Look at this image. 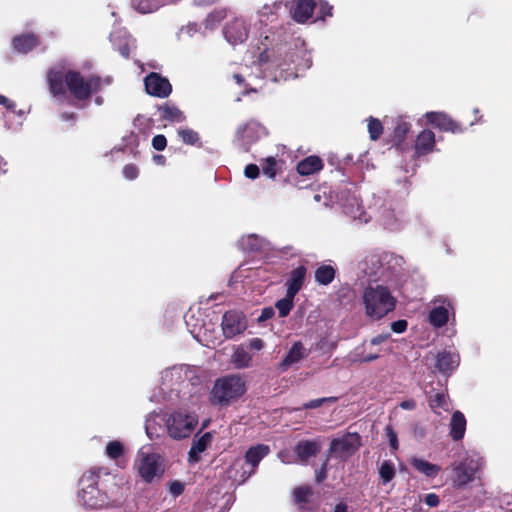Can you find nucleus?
<instances>
[{"label": "nucleus", "instance_id": "nucleus-1", "mask_svg": "<svg viewBox=\"0 0 512 512\" xmlns=\"http://www.w3.org/2000/svg\"><path fill=\"white\" fill-rule=\"evenodd\" d=\"M294 53L289 52L285 47H277L272 49H265L259 54L258 62L260 65H265V69L274 74L275 80H287L291 77H296L299 68H309L311 65L309 56L304 53L303 63L297 62L295 70L292 64L295 63Z\"/></svg>", "mask_w": 512, "mask_h": 512}, {"label": "nucleus", "instance_id": "nucleus-2", "mask_svg": "<svg viewBox=\"0 0 512 512\" xmlns=\"http://www.w3.org/2000/svg\"><path fill=\"white\" fill-rule=\"evenodd\" d=\"M64 79L70 92L80 100L88 98L92 92L97 91L101 86L98 77L84 79L77 72H68L64 75L62 69H51L48 73V83L54 96L64 94Z\"/></svg>", "mask_w": 512, "mask_h": 512}, {"label": "nucleus", "instance_id": "nucleus-3", "mask_svg": "<svg viewBox=\"0 0 512 512\" xmlns=\"http://www.w3.org/2000/svg\"><path fill=\"white\" fill-rule=\"evenodd\" d=\"M362 300L365 306L366 315L380 319L394 310L396 299L390 290L382 285L368 286L365 288Z\"/></svg>", "mask_w": 512, "mask_h": 512}, {"label": "nucleus", "instance_id": "nucleus-4", "mask_svg": "<svg viewBox=\"0 0 512 512\" xmlns=\"http://www.w3.org/2000/svg\"><path fill=\"white\" fill-rule=\"evenodd\" d=\"M246 391L245 381L240 375H228L216 380L210 400L213 404L228 406Z\"/></svg>", "mask_w": 512, "mask_h": 512}, {"label": "nucleus", "instance_id": "nucleus-5", "mask_svg": "<svg viewBox=\"0 0 512 512\" xmlns=\"http://www.w3.org/2000/svg\"><path fill=\"white\" fill-rule=\"evenodd\" d=\"M99 475L95 472L85 473L79 480V502L88 508H99L107 504V496L97 488Z\"/></svg>", "mask_w": 512, "mask_h": 512}, {"label": "nucleus", "instance_id": "nucleus-6", "mask_svg": "<svg viewBox=\"0 0 512 512\" xmlns=\"http://www.w3.org/2000/svg\"><path fill=\"white\" fill-rule=\"evenodd\" d=\"M198 423L197 417L191 413L174 412L166 418V431L176 440L189 437Z\"/></svg>", "mask_w": 512, "mask_h": 512}, {"label": "nucleus", "instance_id": "nucleus-7", "mask_svg": "<svg viewBox=\"0 0 512 512\" xmlns=\"http://www.w3.org/2000/svg\"><path fill=\"white\" fill-rule=\"evenodd\" d=\"M139 476L147 483L160 478L164 473L163 458L157 453L140 450L135 463Z\"/></svg>", "mask_w": 512, "mask_h": 512}, {"label": "nucleus", "instance_id": "nucleus-8", "mask_svg": "<svg viewBox=\"0 0 512 512\" xmlns=\"http://www.w3.org/2000/svg\"><path fill=\"white\" fill-rule=\"evenodd\" d=\"M479 463L474 459H465L459 463H453L451 469L453 472L452 482L454 486L460 488L472 482L479 470Z\"/></svg>", "mask_w": 512, "mask_h": 512}, {"label": "nucleus", "instance_id": "nucleus-9", "mask_svg": "<svg viewBox=\"0 0 512 512\" xmlns=\"http://www.w3.org/2000/svg\"><path fill=\"white\" fill-rule=\"evenodd\" d=\"M361 438L357 433H347L331 441L329 454L340 458H347L352 455L360 446Z\"/></svg>", "mask_w": 512, "mask_h": 512}, {"label": "nucleus", "instance_id": "nucleus-10", "mask_svg": "<svg viewBox=\"0 0 512 512\" xmlns=\"http://www.w3.org/2000/svg\"><path fill=\"white\" fill-rule=\"evenodd\" d=\"M249 29V24L245 18L236 17L226 23L223 34L227 42L235 46L247 40Z\"/></svg>", "mask_w": 512, "mask_h": 512}, {"label": "nucleus", "instance_id": "nucleus-11", "mask_svg": "<svg viewBox=\"0 0 512 512\" xmlns=\"http://www.w3.org/2000/svg\"><path fill=\"white\" fill-rule=\"evenodd\" d=\"M221 327L225 338L231 339L246 330L247 321L242 313L228 311L222 317Z\"/></svg>", "mask_w": 512, "mask_h": 512}, {"label": "nucleus", "instance_id": "nucleus-12", "mask_svg": "<svg viewBox=\"0 0 512 512\" xmlns=\"http://www.w3.org/2000/svg\"><path fill=\"white\" fill-rule=\"evenodd\" d=\"M358 271L367 280H377L384 276L385 270L379 255L371 254L362 259L358 264Z\"/></svg>", "mask_w": 512, "mask_h": 512}, {"label": "nucleus", "instance_id": "nucleus-13", "mask_svg": "<svg viewBox=\"0 0 512 512\" xmlns=\"http://www.w3.org/2000/svg\"><path fill=\"white\" fill-rule=\"evenodd\" d=\"M144 84L148 94L159 98L169 96L172 91L170 82L154 72L146 76Z\"/></svg>", "mask_w": 512, "mask_h": 512}, {"label": "nucleus", "instance_id": "nucleus-14", "mask_svg": "<svg viewBox=\"0 0 512 512\" xmlns=\"http://www.w3.org/2000/svg\"><path fill=\"white\" fill-rule=\"evenodd\" d=\"M192 369L187 365H174L161 373V383L166 388H171L185 380L190 379Z\"/></svg>", "mask_w": 512, "mask_h": 512}, {"label": "nucleus", "instance_id": "nucleus-15", "mask_svg": "<svg viewBox=\"0 0 512 512\" xmlns=\"http://www.w3.org/2000/svg\"><path fill=\"white\" fill-rule=\"evenodd\" d=\"M435 305L429 313V322L435 328H440L446 325L449 320V311L452 309L451 303L448 299L438 297L433 301Z\"/></svg>", "mask_w": 512, "mask_h": 512}, {"label": "nucleus", "instance_id": "nucleus-16", "mask_svg": "<svg viewBox=\"0 0 512 512\" xmlns=\"http://www.w3.org/2000/svg\"><path fill=\"white\" fill-rule=\"evenodd\" d=\"M252 474H254L253 468L246 465L245 460L242 458L235 459L227 470L228 478L236 484L244 483Z\"/></svg>", "mask_w": 512, "mask_h": 512}, {"label": "nucleus", "instance_id": "nucleus-17", "mask_svg": "<svg viewBox=\"0 0 512 512\" xmlns=\"http://www.w3.org/2000/svg\"><path fill=\"white\" fill-rule=\"evenodd\" d=\"M110 39L120 54L125 58H128L130 51L135 48V40L124 30L112 32Z\"/></svg>", "mask_w": 512, "mask_h": 512}, {"label": "nucleus", "instance_id": "nucleus-18", "mask_svg": "<svg viewBox=\"0 0 512 512\" xmlns=\"http://www.w3.org/2000/svg\"><path fill=\"white\" fill-rule=\"evenodd\" d=\"M166 418L162 415L152 413L145 422V430L149 439H158L166 429Z\"/></svg>", "mask_w": 512, "mask_h": 512}, {"label": "nucleus", "instance_id": "nucleus-19", "mask_svg": "<svg viewBox=\"0 0 512 512\" xmlns=\"http://www.w3.org/2000/svg\"><path fill=\"white\" fill-rule=\"evenodd\" d=\"M321 450V445L316 440H303L295 446L297 460L306 463L310 457L316 456Z\"/></svg>", "mask_w": 512, "mask_h": 512}, {"label": "nucleus", "instance_id": "nucleus-20", "mask_svg": "<svg viewBox=\"0 0 512 512\" xmlns=\"http://www.w3.org/2000/svg\"><path fill=\"white\" fill-rule=\"evenodd\" d=\"M314 8L313 0H296L291 8V14L296 22L305 23L312 16Z\"/></svg>", "mask_w": 512, "mask_h": 512}, {"label": "nucleus", "instance_id": "nucleus-21", "mask_svg": "<svg viewBox=\"0 0 512 512\" xmlns=\"http://www.w3.org/2000/svg\"><path fill=\"white\" fill-rule=\"evenodd\" d=\"M343 212L354 220H359L360 222L365 223L368 222L366 212L364 211L360 200L354 195L349 196L343 203Z\"/></svg>", "mask_w": 512, "mask_h": 512}, {"label": "nucleus", "instance_id": "nucleus-22", "mask_svg": "<svg viewBox=\"0 0 512 512\" xmlns=\"http://www.w3.org/2000/svg\"><path fill=\"white\" fill-rule=\"evenodd\" d=\"M425 117L429 123L441 130L451 131L453 133L460 131L458 125L444 113L428 112L425 114Z\"/></svg>", "mask_w": 512, "mask_h": 512}, {"label": "nucleus", "instance_id": "nucleus-23", "mask_svg": "<svg viewBox=\"0 0 512 512\" xmlns=\"http://www.w3.org/2000/svg\"><path fill=\"white\" fill-rule=\"evenodd\" d=\"M264 134L265 128L255 121H250L238 130V135L242 138L244 146L250 145Z\"/></svg>", "mask_w": 512, "mask_h": 512}, {"label": "nucleus", "instance_id": "nucleus-24", "mask_svg": "<svg viewBox=\"0 0 512 512\" xmlns=\"http://www.w3.org/2000/svg\"><path fill=\"white\" fill-rule=\"evenodd\" d=\"M213 436L210 432H206L201 437H196L193 440L192 446L188 453V460L190 463H196L200 460V454L204 452L211 444Z\"/></svg>", "mask_w": 512, "mask_h": 512}, {"label": "nucleus", "instance_id": "nucleus-25", "mask_svg": "<svg viewBox=\"0 0 512 512\" xmlns=\"http://www.w3.org/2000/svg\"><path fill=\"white\" fill-rule=\"evenodd\" d=\"M270 448L267 445L264 444H258L256 446L250 447L246 453L244 460L246 462V465H248L250 468H253V472L255 473V470L257 466L259 465L260 461L269 454Z\"/></svg>", "mask_w": 512, "mask_h": 512}, {"label": "nucleus", "instance_id": "nucleus-26", "mask_svg": "<svg viewBox=\"0 0 512 512\" xmlns=\"http://www.w3.org/2000/svg\"><path fill=\"white\" fill-rule=\"evenodd\" d=\"M307 356L306 350L301 342L293 344L286 357L280 363L279 368L281 371H286L290 366L298 363L300 360Z\"/></svg>", "mask_w": 512, "mask_h": 512}, {"label": "nucleus", "instance_id": "nucleus-27", "mask_svg": "<svg viewBox=\"0 0 512 512\" xmlns=\"http://www.w3.org/2000/svg\"><path fill=\"white\" fill-rule=\"evenodd\" d=\"M459 365V356L455 353L441 352L437 355L436 367L443 374H450Z\"/></svg>", "mask_w": 512, "mask_h": 512}, {"label": "nucleus", "instance_id": "nucleus-28", "mask_svg": "<svg viewBox=\"0 0 512 512\" xmlns=\"http://www.w3.org/2000/svg\"><path fill=\"white\" fill-rule=\"evenodd\" d=\"M306 268L304 266H298L294 270H292L290 274V278L288 279L287 285V293L295 296L303 286L305 277H306Z\"/></svg>", "mask_w": 512, "mask_h": 512}, {"label": "nucleus", "instance_id": "nucleus-29", "mask_svg": "<svg viewBox=\"0 0 512 512\" xmlns=\"http://www.w3.org/2000/svg\"><path fill=\"white\" fill-rule=\"evenodd\" d=\"M435 144V135L430 130L422 131L415 143V150L418 155H423L431 152Z\"/></svg>", "mask_w": 512, "mask_h": 512}, {"label": "nucleus", "instance_id": "nucleus-30", "mask_svg": "<svg viewBox=\"0 0 512 512\" xmlns=\"http://www.w3.org/2000/svg\"><path fill=\"white\" fill-rule=\"evenodd\" d=\"M466 430V419L460 411L453 413L450 421V434L453 440L457 441L464 437Z\"/></svg>", "mask_w": 512, "mask_h": 512}, {"label": "nucleus", "instance_id": "nucleus-31", "mask_svg": "<svg viewBox=\"0 0 512 512\" xmlns=\"http://www.w3.org/2000/svg\"><path fill=\"white\" fill-rule=\"evenodd\" d=\"M323 167L322 160L317 156H309L300 161L297 165V171L300 175H311Z\"/></svg>", "mask_w": 512, "mask_h": 512}, {"label": "nucleus", "instance_id": "nucleus-32", "mask_svg": "<svg viewBox=\"0 0 512 512\" xmlns=\"http://www.w3.org/2000/svg\"><path fill=\"white\" fill-rule=\"evenodd\" d=\"M410 463L418 472L427 477H435L441 469L438 465L429 463L428 461L417 457L411 458Z\"/></svg>", "mask_w": 512, "mask_h": 512}, {"label": "nucleus", "instance_id": "nucleus-33", "mask_svg": "<svg viewBox=\"0 0 512 512\" xmlns=\"http://www.w3.org/2000/svg\"><path fill=\"white\" fill-rule=\"evenodd\" d=\"M161 118L173 123H182L186 117L176 106L165 104L159 108Z\"/></svg>", "mask_w": 512, "mask_h": 512}, {"label": "nucleus", "instance_id": "nucleus-34", "mask_svg": "<svg viewBox=\"0 0 512 512\" xmlns=\"http://www.w3.org/2000/svg\"><path fill=\"white\" fill-rule=\"evenodd\" d=\"M251 360V354L248 351H246L242 346L236 347L231 356V363L237 369L249 367Z\"/></svg>", "mask_w": 512, "mask_h": 512}, {"label": "nucleus", "instance_id": "nucleus-35", "mask_svg": "<svg viewBox=\"0 0 512 512\" xmlns=\"http://www.w3.org/2000/svg\"><path fill=\"white\" fill-rule=\"evenodd\" d=\"M37 45V38L32 34H25L15 37L13 40L14 49L20 53H27Z\"/></svg>", "mask_w": 512, "mask_h": 512}, {"label": "nucleus", "instance_id": "nucleus-36", "mask_svg": "<svg viewBox=\"0 0 512 512\" xmlns=\"http://www.w3.org/2000/svg\"><path fill=\"white\" fill-rule=\"evenodd\" d=\"M335 273L333 266L323 264L315 271V281L320 285H328L334 280Z\"/></svg>", "mask_w": 512, "mask_h": 512}, {"label": "nucleus", "instance_id": "nucleus-37", "mask_svg": "<svg viewBox=\"0 0 512 512\" xmlns=\"http://www.w3.org/2000/svg\"><path fill=\"white\" fill-rule=\"evenodd\" d=\"M240 244L243 249L253 252L262 250L265 246V241L257 235H248L241 238Z\"/></svg>", "mask_w": 512, "mask_h": 512}, {"label": "nucleus", "instance_id": "nucleus-38", "mask_svg": "<svg viewBox=\"0 0 512 512\" xmlns=\"http://www.w3.org/2000/svg\"><path fill=\"white\" fill-rule=\"evenodd\" d=\"M132 6L141 13H149L156 10L159 3L156 0H132Z\"/></svg>", "mask_w": 512, "mask_h": 512}, {"label": "nucleus", "instance_id": "nucleus-39", "mask_svg": "<svg viewBox=\"0 0 512 512\" xmlns=\"http://www.w3.org/2000/svg\"><path fill=\"white\" fill-rule=\"evenodd\" d=\"M294 297L293 295L289 296V293L286 292V296L276 302V308L279 311L280 317H286L290 313L294 305Z\"/></svg>", "mask_w": 512, "mask_h": 512}, {"label": "nucleus", "instance_id": "nucleus-40", "mask_svg": "<svg viewBox=\"0 0 512 512\" xmlns=\"http://www.w3.org/2000/svg\"><path fill=\"white\" fill-rule=\"evenodd\" d=\"M379 475L384 484L390 482L395 476L393 463L390 461H384L379 468Z\"/></svg>", "mask_w": 512, "mask_h": 512}, {"label": "nucleus", "instance_id": "nucleus-41", "mask_svg": "<svg viewBox=\"0 0 512 512\" xmlns=\"http://www.w3.org/2000/svg\"><path fill=\"white\" fill-rule=\"evenodd\" d=\"M294 499L298 504H305L312 495V489L309 486H300L293 491Z\"/></svg>", "mask_w": 512, "mask_h": 512}, {"label": "nucleus", "instance_id": "nucleus-42", "mask_svg": "<svg viewBox=\"0 0 512 512\" xmlns=\"http://www.w3.org/2000/svg\"><path fill=\"white\" fill-rule=\"evenodd\" d=\"M361 349V347H358L351 354V362H371L379 357V354L377 352L364 354L360 351Z\"/></svg>", "mask_w": 512, "mask_h": 512}, {"label": "nucleus", "instance_id": "nucleus-43", "mask_svg": "<svg viewBox=\"0 0 512 512\" xmlns=\"http://www.w3.org/2000/svg\"><path fill=\"white\" fill-rule=\"evenodd\" d=\"M368 131H369L371 140L375 141L382 134L383 126L378 119L370 117L369 121H368Z\"/></svg>", "mask_w": 512, "mask_h": 512}, {"label": "nucleus", "instance_id": "nucleus-44", "mask_svg": "<svg viewBox=\"0 0 512 512\" xmlns=\"http://www.w3.org/2000/svg\"><path fill=\"white\" fill-rule=\"evenodd\" d=\"M123 453V445L119 441H111L106 446V454L111 459H117Z\"/></svg>", "mask_w": 512, "mask_h": 512}, {"label": "nucleus", "instance_id": "nucleus-45", "mask_svg": "<svg viewBox=\"0 0 512 512\" xmlns=\"http://www.w3.org/2000/svg\"><path fill=\"white\" fill-rule=\"evenodd\" d=\"M178 134L185 144L194 145L199 140L198 133L191 129H180Z\"/></svg>", "mask_w": 512, "mask_h": 512}, {"label": "nucleus", "instance_id": "nucleus-46", "mask_svg": "<svg viewBox=\"0 0 512 512\" xmlns=\"http://www.w3.org/2000/svg\"><path fill=\"white\" fill-rule=\"evenodd\" d=\"M198 32V27L195 23L188 24L187 26L182 27L177 36L180 40H186L191 38Z\"/></svg>", "mask_w": 512, "mask_h": 512}, {"label": "nucleus", "instance_id": "nucleus-47", "mask_svg": "<svg viewBox=\"0 0 512 512\" xmlns=\"http://www.w3.org/2000/svg\"><path fill=\"white\" fill-rule=\"evenodd\" d=\"M263 173L269 178H274L276 175V161L274 158L269 157L266 159L265 166L263 167Z\"/></svg>", "mask_w": 512, "mask_h": 512}, {"label": "nucleus", "instance_id": "nucleus-48", "mask_svg": "<svg viewBox=\"0 0 512 512\" xmlns=\"http://www.w3.org/2000/svg\"><path fill=\"white\" fill-rule=\"evenodd\" d=\"M410 124L405 121H400L397 126L395 127V136L399 139H402L405 137V135L410 130Z\"/></svg>", "mask_w": 512, "mask_h": 512}, {"label": "nucleus", "instance_id": "nucleus-49", "mask_svg": "<svg viewBox=\"0 0 512 512\" xmlns=\"http://www.w3.org/2000/svg\"><path fill=\"white\" fill-rule=\"evenodd\" d=\"M328 401H335V398H332V397H328V398H318V399H314V400H311L309 402H306L304 405H303V409H315V408H318L320 407L323 403L325 402H328Z\"/></svg>", "mask_w": 512, "mask_h": 512}, {"label": "nucleus", "instance_id": "nucleus-50", "mask_svg": "<svg viewBox=\"0 0 512 512\" xmlns=\"http://www.w3.org/2000/svg\"><path fill=\"white\" fill-rule=\"evenodd\" d=\"M167 145V140L165 138L164 135H156L153 139H152V146L154 149H156L157 151H162L165 149Z\"/></svg>", "mask_w": 512, "mask_h": 512}, {"label": "nucleus", "instance_id": "nucleus-51", "mask_svg": "<svg viewBox=\"0 0 512 512\" xmlns=\"http://www.w3.org/2000/svg\"><path fill=\"white\" fill-rule=\"evenodd\" d=\"M123 175L128 180H134L138 176V168L134 165H126L123 168Z\"/></svg>", "mask_w": 512, "mask_h": 512}, {"label": "nucleus", "instance_id": "nucleus-52", "mask_svg": "<svg viewBox=\"0 0 512 512\" xmlns=\"http://www.w3.org/2000/svg\"><path fill=\"white\" fill-rule=\"evenodd\" d=\"M386 435L389 439L390 446L396 450L398 449V439L397 434L394 432L391 426L386 427Z\"/></svg>", "mask_w": 512, "mask_h": 512}, {"label": "nucleus", "instance_id": "nucleus-53", "mask_svg": "<svg viewBox=\"0 0 512 512\" xmlns=\"http://www.w3.org/2000/svg\"><path fill=\"white\" fill-rule=\"evenodd\" d=\"M432 408H446V397L444 394H437L431 401Z\"/></svg>", "mask_w": 512, "mask_h": 512}, {"label": "nucleus", "instance_id": "nucleus-54", "mask_svg": "<svg viewBox=\"0 0 512 512\" xmlns=\"http://www.w3.org/2000/svg\"><path fill=\"white\" fill-rule=\"evenodd\" d=\"M245 176L250 179H255L259 175V168L255 164H249L244 170Z\"/></svg>", "mask_w": 512, "mask_h": 512}, {"label": "nucleus", "instance_id": "nucleus-55", "mask_svg": "<svg viewBox=\"0 0 512 512\" xmlns=\"http://www.w3.org/2000/svg\"><path fill=\"white\" fill-rule=\"evenodd\" d=\"M327 478V462H325L320 469L315 472V480L318 483L323 482Z\"/></svg>", "mask_w": 512, "mask_h": 512}, {"label": "nucleus", "instance_id": "nucleus-56", "mask_svg": "<svg viewBox=\"0 0 512 512\" xmlns=\"http://www.w3.org/2000/svg\"><path fill=\"white\" fill-rule=\"evenodd\" d=\"M407 328V321L406 320H397L391 324V329L395 333H403Z\"/></svg>", "mask_w": 512, "mask_h": 512}, {"label": "nucleus", "instance_id": "nucleus-57", "mask_svg": "<svg viewBox=\"0 0 512 512\" xmlns=\"http://www.w3.org/2000/svg\"><path fill=\"white\" fill-rule=\"evenodd\" d=\"M424 501L429 507H436L439 504V497L435 493H429L425 496Z\"/></svg>", "mask_w": 512, "mask_h": 512}, {"label": "nucleus", "instance_id": "nucleus-58", "mask_svg": "<svg viewBox=\"0 0 512 512\" xmlns=\"http://www.w3.org/2000/svg\"><path fill=\"white\" fill-rule=\"evenodd\" d=\"M269 15L274 17V12H273V7H269V6H264L263 9L259 12L258 16H259V21L261 23L264 22V20L262 19L263 17H267V19L269 18Z\"/></svg>", "mask_w": 512, "mask_h": 512}, {"label": "nucleus", "instance_id": "nucleus-59", "mask_svg": "<svg viewBox=\"0 0 512 512\" xmlns=\"http://www.w3.org/2000/svg\"><path fill=\"white\" fill-rule=\"evenodd\" d=\"M273 315H274V310H273V308H270V307H269V308H264V309L262 310V313H261V315L259 316L258 320H259L260 322H263V321H266V320L270 319Z\"/></svg>", "mask_w": 512, "mask_h": 512}, {"label": "nucleus", "instance_id": "nucleus-60", "mask_svg": "<svg viewBox=\"0 0 512 512\" xmlns=\"http://www.w3.org/2000/svg\"><path fill=\"white\" fill-rule=\"evenodd\" d=\"M183 489V485L180 482H173L170 485V492L175 496L180 495L183 492Z\"/></svg>", "mask_w": 512, "mask_h": 512}, {"label": "nucleus", "instance_id": "nucleus-61", "mask_svg": "<svg viewBox=\"0 0 512 512\" xmlns=\"http://www.w3.org/2000/svg\"><path fill=\"white\" fill-rule=\"evenodd\" d=\"M389 338V334H379L375 337H373L370 341V345H379L383 342H385Z\"/></svg>", "mask_w": 512, "mask_h": 512}, {"label": "nucleus", "instance_id": "nucleus-62", "mask_svg": "<svg viewBox=\"0 0 512 512\" xmlns=\"http://www.w3.org/2000/svg\"><path fill=\"white\" fill-rule=\"evenodd\" d=\"M249 346L254 350H261L264 347V343L260 338H253L249 342Z\"/></svg>", "mask_w": 512, "mask_h": 512}, {"label": "nucleus", "instance_id": "nucleus-63", "mask_svg": "<svg viewBox=\"0 0 512 512\" xmlns=\"http://www.w3.org/2000/svg\"><path fill=\"white\" fill-rule=\"evenodd\" d=\"M400 407L404 410H413L416 407V402L413 399L404 400L400 403Z\"/></svg>", "mask_w": 512, "mask_h": 512}, {"label": "nucleus", "instance_id": "nucleus-64", "mask_svg": "<svg viewBox=\"0 0 512 512\" xmlns=\"http://www.w3.org/2000/svg\"><path fill=\"white\" fill-rule=\"evenodd\" d=\"M0 105H4L9 110H14L15 103L9 100L7 97L0 95Z\"/></svg>", "mask_w": 512, "mask_h": 512}]
</instances>
